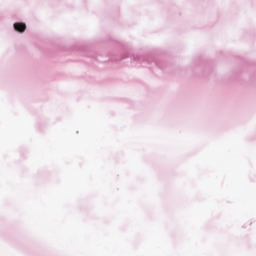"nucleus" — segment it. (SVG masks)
Instances as JSON below:
<instances>
[{
    "mask_svg": "<svg viewBox=\"0 0 256 256\" xmlns=\"http://www.w3.org/2000/svg\"><path fill=\"white\" fill-rule=\"evenodd\" d=\"M14 30H16L18 33H24L26 31V24L14 23Z\"/></svg>",
    "mask_w": 256,
    "mask_h": 256,
    "instance_id": "f257e3e1",
    "label": "nucleus"
}]
</instances>
